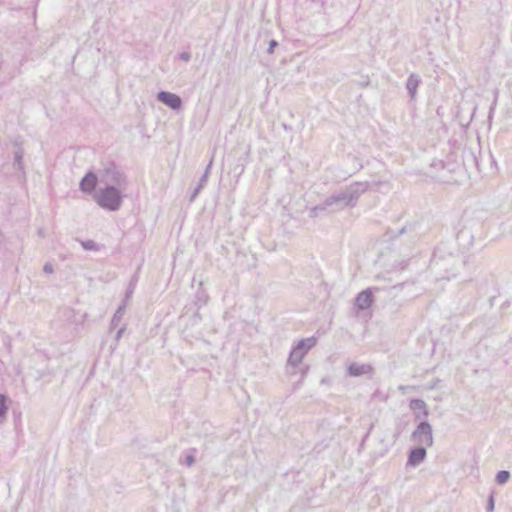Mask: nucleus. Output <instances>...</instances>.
Masks as SVG:
<instances>
[{"mask_svg":"<svg viewBox=\"0 0 512 512\" xmlns=\"http://www.w3.org/2000/svg\"><path fill=\"white\" fill-rule=\"evenodd\" d=\"M465 265V256L447 252V247L441 245L434 251L431 267L441 275L442 279L456 277L458 270Z\"/></svg>","mask_w":512,"mask_h":512,"instance_id":"f257e3e1","label":"nucleus"},{"mask_svg":"<svg viewBox=\"0 0 512 512\" xmlns=\"http://www.w3.org/2000/svg\"><path fill=\"white\" fill-rule=\"evenodd\" d=\"M369 187L368 182H355L346 188L327 197L324 202L327 209L332 212L339 211L348 206H355L358 198Z\"/></svg>","mask_w":512,"mask_h":512,"instance_id":"f03ea898","label":"nucleus"},{"mask_svg":"<svg viewBox=\"0 0 512 512\" xmlns=\"http://www.w3.org/2000/svg\"><path fill=\"white\" fill-rule=\"evenodd\" d=\"M122 190L111 185L105 186L104 188H99L93 198L101 208L108 211H117L120 209L123 201Z\"/></svg>","mask_w":512,"mask_h":512,"instance_id":"7ed1b4c3","label":"nucleus"},{"mask_svg":"<svg viewBox=\"0 0 512 512\" xmlns=\"http://www.w3.org/2000/svg\"><path fill=\"white\" fill-rule=\"evenodd\" d=\"M315 344V337L301 339L297 342V344L292 348L287 360V369L289 373H295V371L290 369H295L301 363L302 359L309 352V350L315 346Z\"/></svg>","mask_w":512,"mask_h":512,"instance_id":"20e7f679","label":"nucleus"},{"mask_svg":"<svg viewBox=\"0 0 512 512\" xmlns=\"http://www.w3.org/2000/svg\"><path fill=\"white\" fill-rule=\"evenodd\" d=\"M100 182L119 189H126L127 186L125 174L114 163H109L100 173Z\"/></svg>","mask_w":512,"mask_h":512,"instance_id":"39448f33","label":"nucleus"},{"mask_svg":"<svg viewBox=\"0 0 512 512\" xmlns=\"http://www.w3.org/2000/svg\"><path fill=\"white\" fill-rule=\"evenodd\" d=\"M412 439L419 446L430 447L433 444L432 427L427 421H421L412 433Z\"/></svg>","mask_w":512,"mask_h":512,"instance_id":"423d86ee","label":"nucleus"},{"mask_svg":"<svg viewBox=\"0 0 512 512\" xmlns=\"http://www.w3.org/2000/svg\"><path fill=\"white\" fill-rule=\"evenodd\" d=\"M157 100L172 110H179L182 107V99L180 96L168 91H160L157 94Z\"/></svg>","mask_w":512,"mask_h":512,"instance_id":"0eeeda50","label":"nucleus"},{"mask_svg":"<svg viewBox=\"0 0 512 512\" xmlns=\"http://www.w3.org/2000/svg\"><path fill=\"white\" fill-rule=\"evenodd\" d=\"M372 303L373 295L371 288H367L361 291L355 297V306L358 310H366L372 305Z\"/></svg>","mask_w":512,"mask_h":512,"instance_id":"6e6552de","label":"nucleus"},{"mask_svg":"<svg viewBox=\"0 0 512 512\" xmlns=\"http://www.w3.org/2000/svg\"><path fill=\"white\" fill-rule=\"evenodd\" d=\"M97 182H98V176L94 172L89 171L81 179L79 188L82 192L91 194L92 192H94Z\"/></svg>","mask_w":512,"mask_h":512,"instance_id":"1a4fd4ad","label":"nucleus"},{"mask_svg":"<svg viewBox=\"0 0 512 512\" xmlns=\"http://www.w3.org/2000/svg\"><path fill=\"white\" fill-rule=\"evenodd\" d=\"M426 448L417 446L410 450L407 460V465L416 467L420 465L426 458Z\"/></svg>","mask_w":512,"mask_h":512,"instance_id":"9d476101","label":"nucleus"},{"mask_svg":"<svg viewBox=\"0 0 512 512\" xmlns=\"http://www.w3.org/2000/svg\"><path fill=\"white\" fill-rule=\"evenodd\" d=\"M409 407L411 410L415 411L416 418H421V416L426 417L429 414L427 405L422 399H412Z\"/></svg>","mask_w":512,"mask_h":512,"instance_id":"9b49d317","label":"nucleus"},{"mask_svg":"<svg viewBox=\"0 0 512 512\" xmlns=\"http://www.w3.org/2000/svg\"><path fill=\"white\" fill-rule=\"evenodd\" d=\"M372 371V368L368 364L351 363L348 367V374L352 377H358L364 374H368Z\"/></svg>","mask_w":512,"mask_h":512,"instance_id":"f8f14e48","label":"nucleus"},{"mask_svg":"<svg viewBox=\"0 0 512 512\" xmlns=\"http://www.w3.org/2000/svg\"><path fill=\"white\" fill-rule=\"evenodd\" d=\"M420 84V77L417 74H411L406 82V88L409 93L411 100L416 96L417 88Z\"/></svg>","mask_w":512,"mask_h":512,"instance_id":"ddd939ff","label":"nucleus"},{"mask_svg":"<svg viewBox=\"0 0 512 512\" xmlns=\"http://www.w3.org/2000/svg\"><path fill=\"white\" fill-rule=\"evenodd\" d=\"M8 405H7V397L3 394H0V425H2L8 413Z\"/></svg>","mask_w":512,"mask_h":512,"instance_id":"4468645a","label":"nucleus"},{"mask_svg":"<svg viewBox=\"0 0 512 512\" xmlns=\"http://www.w3.org/2000/svg\"><path fill=\"white\" fill-rule=\"evenodd\" d=\"M124 313H125V306H124V305H121V306L116 310V312L114 313V315H113V317H112V320H111V328H116V327L119 325V323H120V321H121V319H122V317H123Z\"/></svg>","mask_w":512,"mask_h":512,"instance_id":"2eb2a0df","label":"nucleus"},{"mask_svg":"<svg viewBox=\"0 0 512 512\" xmlns=\"http://www.w3.org/2000/svg\"><path fill=\"white\" fill-rule=\"evenodd\" d=\"M23 157H24L23 150L21 148H18L14 152V167L17 170H23Z\"/></svg>","mask_w":512,"mask_h":512,"instance_id":"dca6fc26","label":"nucleus"},{"mask_svg":"<svg viewBox=\"0 0 512 512\" xmlns=\"http://www.w3.org/2000/svg\"><path fill=\"white\" fill-rule=\"evenodd\" d=\"M510 478V472L507 471V470H501L499 471L497 474H496V478H495V481L499 484V485H504L505 483H507V481L509 480Z\"/></svg>","mask_w":512,"mask_h":512,"instance_id":"f3484780","label":"nucleus"},{"mask_svg":"<svg viewBox=\"0 0 512 512\" xmlns=\"http://www.w3.org/2000/svg\"><path fill=\"white\" fill-rule=\"evenodd\" d=\"M206 182H207L206 175H202V177L199 180V183H198L197 187L194 189V191H193V193H192V195L190 197V201L191 202L194 201V199L197 197L199 192L205 186Z\"/></svg>","mask_w":512,"mask_h":512,"instance_id":"a211bd4d","label":"nucleus"},{"mask_svg":"<svg viewBox=\"0 0 512 512\" xmlns=\"http://www.w3.org/2000/svg\"><path fill=\"white\" fill-rule=\"evenodd\" d=\"M325 210H327V207L325 205V202L323 201L321 204H318L310 209L309 216L317 217L319 212L325 211Z\"/></svg>","mask_w":512,"mask_h":512,"instance_id":"6ab92c4d","label":"nucleus"},{"mask_svg":"<svg viewBox=\"0 0 512 512\" xmlns=\"http://www.w3.org/2000/svg\"><path fill=\"white\" fill-rule=\"evenodd\" d=\"M80 243L85 250L96 251L99 249L98 244L96 242H94L93 240L81 241Z\"/></svg>","mask_w":512,"mask_h":512,"instance_id":"aec40b11","label":"nucleus"},{"mask_svg":"<svg viewBox=\"0 0 512 512\" xmlns=\"http://www.w3.org/2000/svg\"><path fill=\"white\" fill-rule=\"evenodd\" d=\"M278 46V42L276 40H271L269 42V46H268V49H267V52L269 54H273L274 53V49Z\"/></svg>","mask_w":512,"mask_h":512,"instance_id":"412c9836","label":"nucleus"},{"mask_svg":"<svg viewBox=\"0 0 512 512\" xmlns=\"http://www.w3.org/2000/svg\"><path fill=\"white\" fill-rule=\"evenodd\" d=\"M179 59L184 61V62H188L191 59V54L189 52H186V51L181 52L179 54Z\"/></svg>","mask_w":512,"mask_h":512,"instance_id":"4be33fe9","label":"nucleus"},{"mask_svg":"<svg viewBox=\"0 0 512 512\" xmlns=\"http://www.w3.org/2000/svg\"><path fill=\"white\" fill-rule=\"evenodd\" d=\"M494 510V497L490 495L487 503V512H492Z\"/></svg>","mask_w":512,"mask_h":512,"instance_id":"5701e85b","label":"nucleus"},{"mask_svg":"<svg viewBox=\"0 0 512 512\" xmlns=\"http://www.w3.org/2000/svg\"><path fill=\"white\" fill-rule=\"evenodd\" d=\"M185 463L187 466L191 467L195 463V457L193 455H187L185 458Z\"/></svg>","mask_w":512,"mask_h":512,"instance_id":"b1692460","label":"nucleus"},{"mask_svg":"<svg viewBox=\"0 0 512 512\" xmlns=\"http://www.w3.org/2000/svg\"><path fill=\"white\" fill-rule=\"evenodd\" d=\"M43 271L46 273V274H50L53 272V266L51 263H46L43 267Z\"/></svg>","mask_w":512,"mask_h":512,"instance_id":"393cba45","label":"nucleus"},{"mask_svg":"<svg viewBox=\"0 0 512 512\" xmlns=\"http://www.w3.org/2000/svg\"><path fill=\"white\" fill-rule=\"evenodd\" d=\"M124 329H125V328H124V327H122V328H120V329L117 331L116 336H115V338H116V340H117V341L120 339V337H121V335H122V333H123Z\"/></svg>","mask_w":512,"mask_h":512,"instance_id":"a878e982","label":"nucleus"},{"mask_svg":"<svg viewBox=\"0 0 512 512\" xmlns=\"http://www.w3.org/2000/svg\"><path fill=\"white\" fill-rule=\"evenodd\" d=\"M211 165H212V162H210V163L208 164V166L206 167V170H205V172H204V174H203V175H206V179H208V174H209V170H210V168H211Z\"/></svg>","mask_w":512,"mask_h":512,"instance_id":"bb28decb","label":"nucleus"},{"mask_svg":"<svg viewBox=\"0 0 512 512\" xmlns=\"http://www.w3.org/2000/svg\"><path fill=\"white\" fill-rule=\"evenodd\" d=\"M405 228H402L400 231H399V234H402L404 232Z\"/></svg>","mask_w":512,"mask_h":512,"instance_id":"cd10ccee","label":"nucleus"}]
</instances>
